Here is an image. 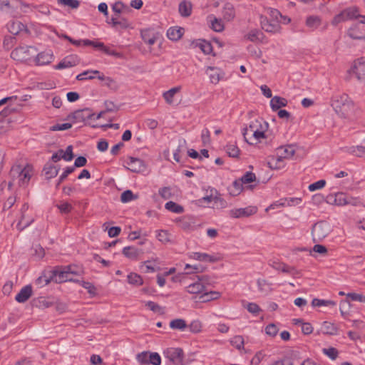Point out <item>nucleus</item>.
Returning <instances> with one entry per match:
<instances>
[{"label":"nucleus","instance_id":"obj_52","mask_svg":"<svg viewBox=\"0 0 365 365\" xmlns=\"http://www.w3.org/2000/svg\"><path fill=\"white\" fill-rule=\"evenodd\" d=\"M347 197L343 192H338L335 195L334 204L338 206H344L347 205Z\"/></svg>","mask_w":365,"mask_h":365},{"label":"nucleus","instance_id":"obj_41","mask_svg":"<svg viewBox=\"0 0 365 365\" xmlns=\"http://www.w3.org/2000/svg\"><path fill=\"white\" fill-rule=\"evenodd\" d=\"M187 327L185 320L182 319H175L170 322V327L173 329L183 331Z\"/></svg>","mask_w":365,"mask_h":365},{"label":"nucleus","instance_id":"obj_11","mask_svg":"<svg viewBox=\"0 0 365 365\" xmlns=\"http://www.w3.org/2000/svg\"><path fill=\"white\" fill-rule=\"evenodd\" d=\"M269 264L273 269L282 271L284 273H289L292 276H295L299 274V272L294 267H290L281 262L273 261Z\"/></svg>","mask_w":365,"mask_h":365},{"label":"nucleus","instance_id":"obj_54","mask_svg":"<svg viewBox=\"0 0 365 365\" xmlns=\"http://www.w3.org/2000/svg\"><path fill=\"white\" fill-rule=\"evenodd\" d=\"M197 45L205 54H210L212 51V44L205 40L200 41Z\"/></svg>","mask_w":365,"mask_h":365},{"label":"nucleus","instance_id":"obj_20","mask_svg":"<svg viewBox=\"0 0 365 365\" xmlns=\"http://www.w3.org/2000/svg\"><path fill=\"white\" fill-rule=\"evenodd\" d=\"M321 332L327 335H336L339 328L336 325L329 322H324L322 324Z\"/></svg>","mask_w":365,"mask_h":365},{"label":"nucleus","instance_id":"obj_24","mask_svg":"<svg viewBox=\"0 0 365 365\" xmlns=\"http://www.w3.org/2000/svg\"><path fill=\"white\" fill-rule=\"evenodd\" d=\"M287 100L284 98L275 96L270 101V106L273 111H277L287 105Z\"/></svg>","mask_w":365,"mask_h":365},{"label":"nucleus","instance_id":"obj_9","mask_svg":"<svg viewBox=\"0 0 365 365\" xmlns=\"http://www.w3.org/2000/svg\"><path fill=\"white\" fill-rule=\"evenodd\" d=\"M205 73L208 76L210 83L215 85L217 84L225 76V72L221 68L215 66H207Z\"/></svg>","mask_w":365,"mask_h":365},{"label":"nucleus","instance_id":"obj_17","mask_svg":"<svg viewBox=\"0 0 365 365\" xmlns=\"http://www.w3.org/2000/svg\"><path fill=\"white\" fill-rule=\"evenodd\" d=\"M302 202V199L299 197H290L282 200L280 202H275L271 205L266 210L269 209H274L277 206L285 207V206H293L297 205Z\"/></svg>","mask_w":365,"mask_h":365},{"label":"nucleus","instance_id":"obj_1","mask_svg":"<svg viewBox=\"0 0 365 365\" xmlns=\"http://www.w3.org/2000/svg\"><path fill=\"white\" fill-rule=\"evenodd\" d=\"M34 173V167L30 164L24 165L20 164L14 165L11 167L9 173L12 182H9V187H11L15 181L17 182L19 186L28 185Z\"/></svg>","mask_w":365,"mask_h":365},{"label":"nucleus","instance_id":"obj_16","mask_svg":"<svg viewBox=\"0 0 365 365\" xmlns=\"http://www.w3.org/2000/svg\"><path fill=\"white\" fill-rule=\"evenodd\" d=\"M32 293V287L31 285H26L16 294L15 299L19 303H24L31 297Z\"/></svg>","mask_w":365,"mask_h":365},{"label":"nucleus","instance_id":"obj_12","mask_svg":"<svg viewBox=\"0 0 365 365\" xmlns=\"http://www.w3.org/2000/svg\"><path fill=\"white\" fill-rule=\"evenodd\" d=\"M128 169L133 173H140L143 171L145 165L144 162L138 158L129 157L127 161Z\"/></svg>","mask_w":365,"mask_h":365},{"label":"nucleus","instance_id":"obj_36","mask_svg":"<svg viewBox=\"0 0 365 365\" xmlns=\"http://www.w3.org/2000/svg\"><path fill=\"white\" fill-rule=\"evenodd\" d=\"M322 21L319 16H310L306 20V25L312 30L317 29L321 25Z\"/></svg>","mask_w":365,"mask_h":365},{"label":"nucleus","instance_id":"obj_48","mask_svg":"<svg viewBox=\"0 0 365 365\" xmlns=\"http://www.w3.org/2000/svg\"><path fill=\"white\" fill-rule=\"evenodd\" d=\"M34 221L32 217H27L25 213H21V219L18 223V227L20 230H23L25 227L29 226Z\"/></svg>","mask_w":365,"mask_h":365},{"label":"nucleus","instance_id":"obj_53","mask_svg":"<svg viewBox=\"0 0 365 365\" xmlns=\"http://www.w3.org/2000/svg\"><path fill=\"white\" fill-rule=\"evenodd\" d=\"M137 195H135L133 192L130 190L124 191L120 195V200L122 202H128L133 200L137 199Z\"/></svg>","mask_w":365,"mask_h":365},{"label":"nucleus","instance_id":"obj_8","mask_svg":"<svg viewBox=\"0 0 365 365\" xmlns=\"http://www.w3.org/2000/svg\"><path fill=\"white\" fill-rule=\"evenodd\" d=\"M257 212L255 206H248L244 208H234L229 211V216L232 218L247 217Z\"/></svg>","mask_w":365,"mask_h":365},{"label":"nucleus","instance_id":"obj_59","mask_svg":"<svg viewBox=\"0 0 365 365\" xmlns=\"http://www.w3.org/2000/svg\"><path fill=\"white\" fill-rule=\"evenodd\" d=\"M91 46L100 51H101L102 48H104V43L102 42L91 41L89 39H83V46Z\"/></svg>","mask_w":365,"mask_h":365},{"label":"nucleus","instance_id":"obj_22","mask_svg":"<svg viewBox=\"0 0 365 365\" xmlns=\"http://www.w3.org/2000/svg\"><path fill=\"white\" fill-rule=\"evenodd\" d=\"M123 254L130 260H138L141 253L140 250L134 247H125L123 249Z\"/></svg>","mask_w":365,"mask_h":365},{"label":"nucleus","instance_id":"obj_62","mask_svg":"<svg viewBox=\"0 0 365 365\" xmlns=\"http://www.w3.org/2000/svg\"><path fill=\"white\" fill-rule=\"evenodd\" d=\"M158 193L164 200H168L173 197L171 188L170 187H163L159 189Z\"/></svg>","mask_w":365,"mask_h":365},{"label":"nucleus","instance_id":"obj_28","mask_svg":"<svg viewBox=\"0 0 365 365\" xmlns=\"http://www.w3.org/2000/svg\"><path fill=\"white\" fill-rule=\"evenodd\" d=\"M342 11L343 15L344 16L346 21L351 19H356L361 16V15L359 14V9L356 6L347 8Z\"/></svg>","mask_w":365,"mask_h":365},{"label":"nucleus","instance_id":"obj_10","mask_svg":"<svg viewBox=\"0 0 365 365\" xmlns=\"http://www.w3.org/2000/svg\"><path fill=\"white\" fill-rule=\"evenodd\" d=\"M281 21L269 20L267 18L261 17V25L262 29L269 33H279L281 31Z\"/></svg>","mask_w":365,"mask_h":365},{"label":"nucleus","instance_id":"obj_58","mask_svg":"<svg viewBox=\"0 0 365 365\" xmlns=\"http://www.w3.org/2000/svg\"><path fill=\"white\" fill-rule=\"evenodd\" d=\"M322 351L332 360L336 359L339 354L337 349L334 347L324 348L322 349Z\"/></svg>","mask_w":365,"mask_h":365},{"label":"nucleus","instance_id":"obj_5","mask_svg":"<svg viewBox=\"0 0 365 365\" xmlns=\"http://www.w3.org/2000/svg\"><path fill=\"white\" fill-rule=\"evenodd\" d=\"M36 52V49L32 46H19L13 50L11 57L18 61H26L31 58Z\"/></svg>","mask_w":365,"mask_h":365},{"label":"nucleus","instance_id":"obj_21","mask_svg":"<svg viewBox=\"0 0 365 365\" xmlns=\"http://www.w3.org/2000/svg\"><path fill=\"white\" fill-rule=\"evenodd\" d=\"M190 257L193 259L201 261V262H215L218 260V259L215 256L210 255L207 253H201V252H192L190 255Z\"/></svg>","mask_w":365,"mask_h":365},{"label":"nucleus","instance_id":"obj_15","mask_svg":"<svg viewBox=\"0 0 365 365\" xmlns=\"http://www.w3.org/2000/svg\"><path fill=\"white\" fill-rule=\"evenodd\" d=\"M296 149L294 145H285L279 146L277 149V154L284 159H290L295 154Z\"/></svg>","mask_w":365,"mask_h":365},{"label":"nucleus","instance_id":"obj_13","mask_svg":"<svg viewBox=\"0 0 365 365\" xmlns=\"http://www.w3.org/2000/svg\"><path fill=\"white\" fill-rule=\"evenodd\" d=\"M79 63L77 56H69L64 58L61 62L55 66V68L61 70L63 68H71L76 66Z\"/></svg>","mask_w":365,"mask_h":365},{"label":"nucleus","instance_id":"obj_42","mask_svg":"<svg viewBox=\"0 0 365 365\" xmlns=\"http://www.w3.org/2000/svg\"><path fill=\"white\" fill-rule=\"evenodd\" d=\"M220 296H221V294L219 292L210 291V292H205L204 294H202L200 297V299L202 300V302H209L211 300L217 299L220 298Z\"/></svg>","mask_w":365,"mask_h":365},{"label":"nucleus","instance_id":"obj_47","mask_svg":"<svg viewBox=\"0 0 365 365\" xmlns=\"http://www.w3.org/2000/svg\"><path fill=\"white\" fill-rule=\"evenodd\" d=\"M128 282L129 284L136 286L143 284L142 277L136 273H130L128 275Z\"/></svg>","mask_w":365,"mask_h":365},{"label":"nucleus","instance_id":"obj_2","mask_svg":"<svg viewBox=\"0 0 365 365\" xmlns=\"http://www.w3.org/2000/svg\"><path fill=\"white\" fill-rule=\"evenodd\" d=\"M331 106L341 117L345 118L353 108L354 103L347 94H337L331 98Z\"/></svg>","mask_w":365,"mask_h":365},{"label":"nucleus","instance_id":"obj_3","mask_svg":"<svg viewBox=\"0 0 365 365\" xmlns=\"http://www.w3.org/2000/svg\"><path fill=\"white\" fill-rule=\"evenodd\" d=\"M258 127H260V120H255L251 121L249 126L244 129L242 134L247 143L256 144L260 142L261 139L265 138L262 131H258Z\"/></svg>","mask_w":365,"mask_h":365},{"label":"nucleus","instance_id":"obj_57","mask_svg":"<svg viewBox=\"0 0 365 365\" xmlns=\"http://www.w3.org/2000/svg\"><path fill=\"white\" fill-rule=\"evenodd\" d=\"M211 28L215 31L221 32L224 30V25L220 19L213 18V19L211 20Z\"/></svg>","mask_w":365,"mask_h":365},{"label":"nucleus","instance_id":"obj_50","mask_svg":"<svg viewBox=\"0 0 365 365\" xmlns=\"http://www.w3.org/2000/svg\"><path fill=\"white\" fill-rule=\"evenodd\" d=\"M231 344L235 346L238 350H241L244 349V339L242 336L237 335L235 336L230 340Z\"/></svg>","mask_w":365,"mask_h":365},{"label":"nucleus","instance_id":"obj_26","mask_svg":"<svg viewBox=\"0 0 365 365\" xmlns=\"http://www.w3.org/2000/svg\"><path fill=\"white\" fill-rule=\"evenodd\" d=\"M183 32L181 27H171L167 31V36L170 40L177 41L182 36Z\"/></svg>","mask_w":365,"mask_h":365},{"label":"nucleus","instance_id":"obj_6","mask_svg":"<svg viewBox=\"0 0 365 365\" xmlns=\"http://www.w3.org/2000/svg\"><path fill=\"white\" fill-rule=\"evenodd\" d=\"M164 356L170 362L175 365H183L184 351L179 347H170L165 349L163 352Z\"/></svg>","mask_w":365,"mask_h":365},{"label":"nucleus","instance_id":"obj_4","mask_svg":"<svg viewBox=\"0 0 365 365\" xmlns=\"http://www.w3.org/2000/svg\"><path fill=\"white\" fill-rule=\"evenodd\" d=\"M331 232V227L326 221H319L315 223L312 230L313 241L319 242L328 236Z\"/></svg>","mask_w":365,"mask_h":365},{"label":"nucleus","instance_id":"obj_51","mask_svg":"<svg viewBox=\"0 0 365 365\" xmlns=\"http://www.w3.org/2000/svg\"><path fill=\"white\" fill-rule=\"evenodd\" d=\"M360 34L359 29L356 25L350 27L347 31V35L352 39H362L363 38L359 35Z\"/></svg>","mask_w":365,"mask_h":365},{"label":"nucleus","instance_id":"obj_55","mask_svg":"<svg viewBox=\"0 0 365 365\" xmlns=\"http://www.w3.org/2000/svg\"><path fill=\"white\" fill-rule=\"evenodd\" d=\"M202 324L200 320H193L189 325L188 328L192 333H200L202 331Z\"/></svg>","mask_w":365,"mask_h":365},{"label":"nucleus","instance_id":"obj_46","mask_svg":"<svg viewBox=\"0 0 365 365\" xmlns=\"http://www.w3.org/2000/svg\"><path fill=\"white\" fill-rule=\"evenodd\" d=\"M247 38L252 42H257L262 40L263 34L257 29L251 30L247 34Z\"/></svg>","mask_w":365,"mask_h":365},{"label":"nucleus","instance_id":"obj_27","mask_svg":"<svg viewBox=\"0 0 365 365\" xmlns=\"http://www.w3.org/2000/svg\"><path fill=\"white\" fill-rule=\"evenodd\" d=\"M284 159L280 158V155L277 153L276 156H272L268 160V165L271 169H280L284 166Z\"/></svg>","mask_w":365,"mask_h":365},{"label":"nucleus","instance_id":"obj_30","mask_svg":"<svg viewBox=\"0 0 365 365\" xmlns=\"http://www.w3.org/2000/svg\"><path fill=\"white\" fill-rule=\"evenodd\" d=\"M178 11L183 17H188L192 13V4L187 1H182L180 3Z\"/></svg>","mask_w":365,"mask_h":365},{"label":"nucleus","instance_id":"obj_33","mask_svg":"<svg viewBox=\"0 0 365 365\" xmlns=\"http://www.w3.org/2000/svg\"><path fill=\"white\" fill-rule=\"evenodd\" d=\"M346 152L357 157L365 156V146L356 145L350 146L345 148Z\"/></svg>","mask_w":365,"mask_h":365},{"label":"nucleus","instance_id":"obj_56","mask_svg":"<svg viewBox=\"0 0 365 365\" xmlns=\"http://www.w3.org/2000/svg\"><path fill=\"white\" fill-rule=\"evenodd\" d=\"M242 184H248L256 180L255 174L252 172H246L240 178Z\"/></svg>","mask_w":365,"mask_h":365},{"label":"nucleus","instance_id":"obj_14","mask_svg":"<svg viewBox=\"0 0 365 365\" xmlns=\"http://www.w3.org/2000/svg\"><path fill=\"white\" fill-rule=\"evenodd\" d=\"M351 71L359 81L365 80V62L361 61H355Z\"/></svg>","mask_w":365,"mask_h":365},{"label":"nucleus","instance_id":"obj_44","mask_svg":"<svg viewBox=\"0 0 365 365\" xmlns=\"http://www.w3.org/2000/svg\"><path fill=\"white\" fill-rule=\"evenodd\" d=\"M312 305L313 307H334L336 306V302L332 300H325L315 298L312 299Z\"/></svg>","mask_w":365,"mask_h":365},{"label":"nucleus","instance_id":"obj_43","mask_svg":"<svg viewBox=\"0 0 365 365\" xmlns=\"http://www.w3.org/2000/svg\"><path fill=\"white\" fill-rule=\"evenodd\" d=\"M226 153L230 157L238 158L240 150L235 144L229 143L225 147Z\"/></svg>","mask_w":365,"mask_h":365},{"label":"nucleus","instance_id":"obj_40","mask_svg":"<svg viewBox=\"0 0 365 365\" xmlns=\"http://www.w3.org/2000/svg\"><path fill=\"white\" fill-rule=\"evenodd\" d=\"M242 185L240 179L235 180L229 188L230 194L232 196H237L240 194L243 189Z\"/></svg>","mask_w":365,"mask_h":365},{"label":"nucleus","instance_id":"obj_25","mask_svg":"<svg viewBox=\"0 0 365 365\" xmlns=\"http://www.w3.org/2000/svg\"><path fill=\"white\" fill-rule=\"evenodd\" d=\"M181 90V86H176L170 88V90L164 92L163 93V97L164 98L165 102L170 105L173 106L174 105V96L175 95L180 92Z\"/></svg>","mask_w":365,"mask_h":365},{"label":"nucleus","instance_id":"obj_19","mask_svg":"<svg viewBox=\"0 0 365 365\" xmlns=\"http://www.w3.org/2000/svg\"><path fill=\"white\" fill-rule=\"evenodd\" d=\"M93 116L95 114L90 113L89 109L78 110L72 113V118L76 122H83L86 118H92Z\"/></svg>","mask_w":365,"mask_h":365},{"label":"nucleus","instance_id":"obj_35","mask_svg":"<svg viewBox=\"0 0 365 365\" xmlns=\"http://www.w3.org/2000/svg\"><path fill=\"white\" fill-rule=\"evenodd\" d=\"M157 239L163 244L171 242V235L165 230H160L156 231Z\"/></svg>","mask_w":365,"mask_h":365},{"label":"nucleus","instance_id":"obj_64","mask_svg":"<svg viewBox=\"0 0 365 365\" xmlns=\"http://www.w3.org/2000/svg\"><path fill=\"white\" fill-rule=\"evenodd\" d=\"M278 328L274 324H269L265 327V332L270 336H275L278 333Z\"/></svg>","mask_w":365,"mask_h":365},{"label":"nucleus","instance_id":"obj_63","mask_svg":"<svg viewBox=\"0 0 365 365\" xmlns=\"http://www.w3.org/2000/svg\"><path fill=\"white\" fill-rule=\"evenodd\" d=\"M136 359L140 364L145 365L150 364L149 354L148 352L138 354Z\"/></svg>","mask_w":365,"mask_h":365},{"label":"nucleus","instance_id":"obj_31","mask_svg":"<svg viewBox=\"0 0 365 365\" xmlns=\"http://www.w3.org/2000/svg\"><path fill=\"white\" fill-rule=\"evenodd\" d=\"M259 290L264 294H268L272 291V284L264 279L257 280Z\"/></svg>","mask_w":365,"mask_h":365},{"label":"nucleus","instance_id":"obj_49","mask_svg":"<svg viewBox=\"0 0 365 365\" xmlns=\"http://www.w3.org/2000/svg\"><path fill=\"white\" fill-rule=\"evenodd\" d=\"M89 73L99 74L100 71L98 70L86 71L78 74L76 76V79L78 81H83V80H87V79L91 80V79L95 78L94 76H91V75L88 76V74H89Z\"/></svg>","mask_w":365,"mask_h":365},{"label":"nucleus","instance_id":"obj_39","mask_svg":"<svg viewBox=\"0 0 365 365\" xmlns=\"http://www.w3.org/2000/svg\"><path fill=\"white\" fill-rule=\"evenodd\" d=\"M57 4L71 9H77L80 6L79 0H56Z\"/></svg>","mask_w":365,"mask_h":365},{"label":"nucleus","instance_id":"obj_23","mask_svg":"<svg viewBox=\"0 0 365 365\" xmlns=\"http://www.w3.org/2000/svg\"><path fill=\"white\" fill-rule=\"evenodd\" d=\"M178 226L183 230L188 231L191 230L194 227V220L189 216H184L180 217L177 221Z\"/></svg>","mask_w":365,"mask_h":365},{"label":"nucleus","instance_id":"obj_60","mask_svg":"<svg viewBox=\"0 0 365 365\" xmlns=\"http://www.w3.org/2000/svg\"><path fill=\"white\" fill-rule=\"evenodd\" d=\"M145 305L153 312L161 314L164 313L163 308L154 302L148 301L146 302Z\"/></svg>","mask_w":365,"mask_h":365},{"label":"nucleus","instance_id":"obj_18","mask_svg":"<svg viewBox=\"0 0 365 365\" xmlns=\"http://www.w3.org/2000/svg\"><path fill=\"white\" fill-rule=\"evenodd\" d=\"M53 58L51 51H43L36 57V63L38 66H44L50 63Z\"/></svg>","mask_w":365,"mask_h":365},{"label":"nucleus","instance_id":"obj_34","mask_svg":"<svg viewBox=\"0 0 365 365\" xmlns=\"http://www.w3.org/2000/svg\"><path fill=\"white\" fill-rule=\"evenodd\" d=\"M53 274L56 282L61 283L67 281H73V278L68 276V274H66V272L61 269L55 270Z\"/></svg>","mask_w":365,"mask_h":365},{"label":"nucleus","instance_id":"obj_29","mask_svg":"<svg viewBox=\"0 0 365 365\" xmlns=\"http://www.w3.org/2000/svg\"><path fill=\"white\" fill-rule=\"evenodd\" d=\"M141 38L145 43L153 45L156 41V36L150 29H143L140 32Z\"/></svg>","mask_w":365,"mask_h":365},{"label":"nucleus","instance_id":"obj_37","mask_svg":"<svg viewBox=\"0 0 365 365\" xmlns=\"http://www.w3.org/2000/svg\"><path fill=\"white\" fill-rule=\"evenodd\" d=\"M158 259L153 258L151 259L143 262L142 263L141 267H145V270H144L145 272L152 273V272H155L156 269L155 268V264H158Z\"/></svg>","mask_w":365,"mask_h":365},{"label":"nucleus","instance_id":"obj_61","mask_svg":"<svg viewBox=\"0 0 365 365\" xmlns=\"http://www.w3.org/2000/svg\"><path fill=\"white\" fill-rule=\"evenodd\" d=\"M56 206L62 214H68L71 212L73 209L71 204L67 202H63L60 204H58Z\"/></svg>","mask_w":365,"mask_h":365},{"label":"nucleus","instance_id":"obj_38","mask_svg":"<svg viewBox=\"0 0 365 365\" xmlns=\"http://www.w3.org/2000/svg\"><path fill=\"white\" fill-rule=\"evenodd\" d=\"M59 168L52 164H46L43 168V171L47 178L56 177L58 173Z\"/></svg>","mask_w":365,"mask_h":365},{"label":"nucleus","instance_id":"obj_7","mask_svg":"<svg viewBox=\"0 0 365 365\" xmlns=\"http://www.w3.org/2000/svg\"><path fill=\"white\" fill-rule=\"evenodd\" d=\"M208 283V277L206 275L197 276V281L186 287V291L192 294H201L205 290V284Z\"/></svg>","mask_w":365,"mask_h":365},{"label":"nucleus","instance_id":"obj_45","mask_svg":"<svg viewBox=\"0 0 365 365\" xmlns=\"http://www.w3.org/2000/svg\"><path fill=\"white\" fill-rule=\"evenodd\" d=\"M165 207L168 210L173 212L174 213L179 214L183 212V207L181 205H178L177 203L173 201H169L166 202Z\"/></svg>","mask_w":365,"mask_h":365},{"label":"nucleus","instance_id":"obj_32","mask_svg":"<svg viewBox=\"0 0 365 365\" xmlns=\"http://www.w3.org/2000/svg\"><path fill=\"white\" fill-rule=\"evenodd\" d=\"M223 19L227 21L232 20L235 16V11L234 6L227 3L225 5L222 11Z\"/></svg>","mask_w":365,"mask_h":365}]
</instances>
